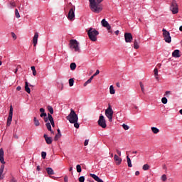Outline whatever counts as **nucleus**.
I'll list each match as a JSON object with an SVG mask.
<instances>
[{"mask_svg": "<svg viewBox=\"0 0 182 182\" xmlns=\"http://www.w3.org/2000/svg\"><path fill=\"white\" fill-rule=\"evenodd\" d=\"M90 2V8L92 12H95V14H99L103 11V7H102V2L103 0H89Z\"/></svg>", "mask_w": 182, "mask_h": 182, "instance_id": "1", "label": "nucleus"}, {"mask_svg": "<svg viewBox=\"0 0 182 182\" xmlns=\"http://www.w3.org/2000/svg\"><path fill=\"white\" fill-rule=\"evenodd\" d=\"M87 35L89 39L92 41V42H96L97 41V36L99 35V31L96 30V28H90L87 31Z\"/></svg>", "mask_w": 182, "mask_h": 182, "instance_id": "2", "label": "nucleus"}, {"mask_svg": "<svg viewBox=\"0 0 182 182\" xmlns=\"http://www.w3.org/2000/svg\"><path fill=\"white\" fill-rule=\"evenodd\" d=\"M66 119L70 122V123H76V122L79 120V118L73 109H70V112L68 116H67Z\"/></svg>", "mask_w": 182, "mask_h": 182, "instance_id": "3", "label": "nucleus"}, {"mask_svg": "<svg viewBox=\"0 0 182 182\" xmlns=\"http://www.w3.org/2000/svg\"><path fill=\"white\" fill-rule=\"evenodd\" d=\"M70 48L72 50H75V52H80V47H79V42L76 40H70Z\"/></svg>", "mask_w": 182, "mask_h": 182, "instance_id": "4", "label": "nucleus"}, {"mask_svg": "<svg viewBox=\"0 0 182 182\" xmlns=\"http://www.w3.org/2000/svg\"><path fill=\"white\" fill-rule=\"evenodd\" d=\"M113 109L110 105H108L107 109L105 110V116L109 119V122L113 121Z\"/></svg>", "mask_w": 182, "mask_h": 182, "instance_id": "5", "label": "nucleus"}, {"mask_svg": "<svg viewBox=\"0 0 182 182\" xmlns=\"http://www.w3.org/2000/svg\"><path fill=\"white\" fill-rule=\"evenodd\" d=\"M163 37L166 43H171V36H170V32L167 31L165 28H163Z\"/></svg>", "mask_w": 182, "mask_h": 182, "instance_id": "6", "label": "nucleus"}, {"mask_svg": "<svg viewBox=\"0 0 182 182\" xmlns=\"http://www.w3.org/2000/svg\"><path fill=\"white\" fill-rule=\"evenodd\" d=\"M170 11H171L173 15H176V14H178V5L177 4V1H176L175 0H173L171 4Z\"/></svg>", "mask_w": 182, "mask_h": 182, "instance_id": "7", "label": "nucleus"}, {"mask_svg": "<svg viewBox=\"0 0 182 182\" xmlns=\"http://www.w3.org/2000/svg\"><path fill=\"white\" fill-rule=\"evenodd\" d=\"M98 125L100 126L102 129H106L107 127V124H106V119H105V116L103 114H100V118L98 119Z\"/></svg>", "mask_w": 182, "mask_h": 182, "instance_id": "8", "label": "nucleus"}, {"mask_svg": "<svg viewBox=\"0 0 182 182\" xmlns=\"http://www.w3.org/2000/svg\"><path fill=\"white\" fill-rule=\"evenodd\" d=\"M101 25L104 28H106V29H107L109 33H113V31H112V26H110V24H109V22H107L106 19L104 18L102 20Z\"/></svg>", "mask_w": 182, "mask_h": 182, "instance_id": "9", "label": "nucleus"}, {"mask_svg": "<svg viewBox=\"0 0 182 182\" xmlns=\"http://www.w3.org/2000/svg\"><path fill=\"white\" fill-rule=\"evenodd\" d=\"M75 7L70 9L67 18L69 21H75Z\"/></svg>", "mask_w": 182, "mask_h": 182, "instance_id": "10", "label": "nucleus"}, {"mask_svg": "<svg viewBox=\"0 0 182 182\" xmlns=\"http://www.w3.org/2000/svg\"><path fill=\"white\" fill-rule=\"evenodd\" d=\"M12 116H14V108L12 107V105L10 106V110L9 117L7 119V126H11V123H12Z\"/></svg>", "mask_w": 182, "mask_h": 182, "instance_id": "11", "label": "nucleus"}, {"mask_svg": "<svg viewBox=\"0 0 182 182\" xmlns=\"http://www.w3.org/2000/svg\"><path fill=\"white\" fill-rule=\"evenodd\" d=\"M124 38L127 43H131L132 41H133V36L130 33H125Z\"/></svg>", "mask_w": 182, "mask_h": 182, "instance_id": "12", "label": "nucleus"}, {"mask_svg": "<svg viewBox=\"0 0 182 182\" xmlns=\"http://www.w3.org/2000/svg\"><path fill=\"white\" fill-rule=\"evenodd\" d=\"M38 38H39V33L36 32L33 38V46H36V45H38Z\"/></svg>", "mask_w": 182, "mask_h": 182, "instance_id": "13", "label": "nucleus"}, {"mask_svg": "<svg viewBox=\"0 0 182 182\" xmlns=\"http://www.w3.org/2000/svg\"><path fill=\"white\" fill-rule=\"evenodd\" d=\"M90 177L94 178V180H95V181H97V182H105V181H103V180L100 179V178H99V176H97L95 173H90Z\"/></svg>", "mask_w": 182, "mask_h": 182, "instance_id": "14", "label": "nucleus"}, {"mask_svg": "<svg viewBox=\"0 0 182 182\" xmlns=\"http://www.w3.org/2000/svg\"><path fill=\"white\" fill-rule=\"evenodd\" d=\"M114 160L116 161V164H117V166L122 164V158L119 157L117 154L114 156Z\"/></svg>", "mask_w": 182, "mask_h": 182, "instance_id": "15", "label": "nucleus"}, {"mask_svg": "<svg viewBox=\"0 0 182 182\" xmlns=\"http://www.w3.org/2000/svg\"><path fill=\"white\" fill-rule=\"evenodd\" d=\"M47 144H52V137L48 136L46 134H44L43 136Z\"/></svg>", "mask_w": 182, "mask_h": 182, "instance_id": "16", "label": "nucleus"}, {"mask_svg": "<svg viewBox=\"0 0 182 182\" xmlns=\"http://www.w3.org/2000/svg\"><path fill=\"white\" fill-rule=\"evenodd\" d=\"M172 56L173 58H180V50H175L173 53H172Z\"/></svg>", "mask_w": 182, "mask_h": 182, "instance_id": "17", "label": "nucleus"}, {"mask_svg": "<svg viewBox=\"0 0 182 182\" xmlns=\"http://www.w3.org/2000/svg\"><path fill=\"white\" fill-rule=\"evenodd\" d=\"M151 129L152 133H154V134H157L158 133L160 132V129H159L156 127H151Z\"/></svg>", "mask_w": 182, "mask_h": 182, "instance_id": "18", "label": "nucleus"}, {"mask_svg": "<svg viewBox=\"0 0 182 182\" xmlns=\"http://www.w3.org/2000/svg\"><path fill=\"white\" fill-rule=\"evenodd\" d=\"M46 171L48 174H49V176H53V174H55V171L52 168H46Z\"/></svg>", "mask_w": 182, "mask_h": 182, "instance_id": "19", "label": "nucleus"}, {"mask_svg": "<svg viewBox=\"0 0 182 182\" xmlns=\"http://www.w3.org/2000/svg\"><path fill=\"white\" fill-rule=\"evenodd\" d=\"M25 90L27 93H31V88H29V84L28 82H25Z\"/></svg>", "mask_w": 182, "mask_h": 182, "instance_id": "20", "label": "nucleus"}, {"mask_svg": "<svg viewBox=\"0 0 182 182\" xmlns=\"http://www.w3.org/2000/svg\"><path fill=\"white\" fill-rule=\"evenodd\" d=\"M109 93L110 95H114V93H116V90H114V87H113V85H110L109 87Z\"/></svg>", "mask_w": 182, "mask_h": 182, "instance_id": "21", "label": "nucleus"}, {"mask_svg": "<svg viewBox=\"0 0 182 182\" xmlns=\"http://www.w3.org/2000/svg\"><path fill=\"white\" fill-rule=\"evenodd\" d=\"M134 49H139V48H140V46H139V41L136 39L134 41Z\"/></svg>", "mask_w": 182, "mask_h": 182, "instance_id": "22", "label": "nucleus"}, {"mask_svg": "<svg viewBox=\"0 0 182 182\" xmlns=\"http://www.w3.org/2000/svg\"><path fill=\"white\" fill-rule=\"evenodd\" d=\"M127 160L128 167H133V165L132 164V159H130V157H129V156H127Z\"/></svg>", "mask_w": 182, "mask_h": 182, "instance_id": "23", "label": "nucleus"}, {"mask_svg": "<svg viewBox=\"0 0 182 182\" xmlns=\"http://www.w3.org/2000/svg\"><path fill=\"white\" fill-rule=\"evenodd\" d=\"M46 126L49 132L51 133H53V131H52V126L50 125V123L48 122L46 124Z\"/></svg>", "mask_w": 182, "mask_h": 182, "instance_id": "24", "label": "nucleus"}, {"mask_svg": "<svg viewBox=\"0 0 182 182\" xmlns=\"http://www.w3.org/2000/svg\"><path fill=\"white\" fill-rule=\"evenodd\" d=\"M48 120H49L50 124H51L52 123H54L55 121L53 120V117H52V114H50L48 113Z\"/></svg>", "mask_w": 182, "mask_h": 182, "instance_id": "25", "label": "nucleus"}, {"mask_svg": "<svg viewBox=\"0 0 182 182\" xmlns=\"http://www.w3.org/2000/svg\"><path fill=\"white\" fill-rule=\"evenodd\" d=\"M48 120H49L50 124H51L52 123H54L55 121L53 120V117H52V114H50L48 113Z\"/></svg>", "mask_w": 182, "mask_h": 182, "instance_id": "26", "label": "nucleus"}, {"mask_svg": "<svg viewBox=\"0 0 182 182\" xmlns=\"http://www.w3.org/2000/svg\"><path fill=\"white\" fill-rule=\"evenodd\" d=\"M33 120H34L35 126L38 127V126L41 125V123H39V120H38V119H36V117H34Z\"/></svg>", "mask_w": 182, "mask_h": 182, "instance_id": "27", "label": "nucleus"}, {"mask_svg": "<svg viewBox=\"0 0 182 182\" xmlns=\"http://www.w3.org/2000/svg\"><path fill=\"white\" fill-rule=\"evenodd\" d=\"M47 109H48V112L50 113V114H53V107H52V106L48 105L47 107Z\"/></svg>", "mask_w": 182, "mask_h": 182, "instance_id": "28", "label": "nucleus"}, {"mask_svg": "<svg viewBox=\"0 0 182 182\" xmlns=\"http://www.w3.org/2000/svg\"><path fill=\"white\" fill-rule=\"evenodd\" d=\"M60 137H62V134H57L54 137L55 141H58V140H59Z\"/></svg>", "mask_w": 182, "mask_h": 182, "instance_id": "29", "label": "nucleus"}, {"mask_svg": "<svg viewBox=\"0 0 182 182\" xmlns=\"http://www.w3.org/2000/svg\"><path fill=\"white\" fill-rule=\"evenodd\" d=\"M154 75H155V77H156V79H159V70L157 69V68H155L154 70Z\"/></svg>", "mask_w": 182, "mask_h": 182, "instance_id": "30", "label": "nucleus"}, {"mask_svg": "<svg viewBox=\"0 0 182 182\" xmlns=\"http://www.w3.org/2000/svg\"><path fill=\"white\" fill-rule=\"evenodd\" d=\"M70 68L71 70H75V69H76V63H72L70 65Z\"/></svg>", "mask_w": 182, "mask_h": 182, "instance_id": "31", "label": "nucleus"}, {"mask_svg": "<svg viewBox=\"0 0 182 182\" xmlns=\"http://www.w3.org/2000/svg\"><path fill=\"white\" fill-rule=\"evenodd\" d=\"M75 83V80H73V78H70L69 80V86H70L72 87V86H73Z\"/></svg>", "mask_w": 182, "mask_h": 182, "instance_id": "32", "label": "nucleus"}, {"mask_svg": "<svg viewBox=\"0 0 182 182\" xmlns=\"http://www.w3.org/2000/svg\"><path fill=\"white\" fill-rule=\"evenodd\" d=\"M76 168L77 173H82V166L80 164L76 166Z\"/></svg>", "mask_w": 182, "mask_h": 182, "instance_id": "33", "label": "nucleus"}, {"mask_svg": "<svg viewBox=\"0 0 182 182\" xmlns=\"http://www.w3.org/2000/svg\"><path fill=\"white\" fill-rule=\"evenodd\" d=\"M15 15H16V18H21V15L19 14V11H18V9H15Z\"/></svg>", "mask_w": 182, "mask_h": 182, "instance_id": "34", "label": "nucleus"}, {"mask_svg": "<svg viewBox=\"0 0 182 182\" xmlns=\"http://www.w3.org/2000/svg\"><path fill=\"white\" fill-rule=\"evenodd\" d=\"M143 170L144 171H147L149 170V168H150V166H149V164H144L142 167Z\"/></svg>", "mask_w": 182, "mask_h": 182, "instance_id": "35", "label": "nucleus"}, {"mask_svg": "<svg viewBox=\"0 0 182 182\" xmlns=\"http://www.w3.org/2000/svg\"><path fill=\"white\" fill-rule=\"evenodd\" d=\"M161 102L164 105H167V102H168L167 98L166 97H162Z\"/></svg>", "mask_w": 182, "mask_h": 182, "instance_id": "36", "label": "nucleus"}, {"mask_svg": "<svg viewBox=\"0 0 182 182\" xmlns=\"http://www.w3.org/2000/svg\"><path fill=\"white\" fill-rule=\"evenodd\" d=\"M141 90L143 93H144V85H143V82H139Z\"/></svg>", "mask_w": 182, "mask_h": 182, "instance_id": "37", "label": "nucleus"}, {"mask_svg": "<svg viewBox=\"0 0 182 182\" xmlns=\"http://www.w3.org/2000/svg\"><path fill=\"white\" fill-rule=\"evenodd\" d=\"M122 127L124 130H129V129H130V127H129V125H126V124H123Z\"/></svg>", "mask_w": 182, "mask_h": 182, "instance_id": "38", "label": "nucleus"}, {"mask_svg": "<svg viewBox=\"0 0 182 182\" xmlns=\"http://www.w3.org/2000/svg\"><path fill=\"white\" fill-rule=\"evenodd\" d=\"M71 123L74 124V127H75V129H79L80 124H79V123H77V122H71Z\"/></svg>", "mask_w": 182, "mask_h": 182, "instance_id": "39", "label": "nucleus"}, {"mask_svg": "<svg viewBox=\"0 0 182 182\" xmlns=\"http://www.w3.org/2000/svg\"><path fill=\"white\" fill-rule=\"evenodd\" d=\"M92 80H93V76H91L87 81V84L92 83Z\"/></svg>", "mask_w": 182, "mask_h": 182, "instance_id": "40", "label": "nucleus"}, {"mask_svg": "<svg viewBox=\"0 0 182 182\" xmlns=\"http://www.w3.org/2000/svg\"><path fill=\"white\" fill-rule=\"evenodd\" d=\"M161 180L162 181H166L167 180V176H166V174L162 175Z\"/></svg>", "mask_w": 182, "mask_h": 182, "instance_id": "41", "label": "nucleus"}, {"mask_svg": "<svg viewBox=\"0 0 182 182\" xmlns=\"http://www.w3.org/2000/svg\"><path fill=\"white\" fill-rule=\"evenodd\" d=\"M41 156H42V159H46V152L42 151Z\"/></svg>", "mask_w": 182, "mask_h": 182, "instance_id": "42", "label": "nucleus"}, {"mask_svg": "<svg viewBox=\"0 0 182 182\" xmlns=\"http://www.w3.org/2000/svg\"><path fill=\"white\" fill-rule=\"evenodd\" d=\"M78 181L80 182H85V176H80L79 178H78Z\"/></svg>", "mask_w": 182, "mask_h": 182, "instance_id": "43", "label": "nucleus"}, {"mask_svg": "<svg viewBox=\"0 0 182 182\" xmlns=\"http://www.w3.org/2000/svg\"><path fill=\"white\" fill-rule=\"evenodd\" d=\"M46 116H48V114L46 112H41L40 114L41 117H46Z\"/></svg>", "mask_w": 182, "mask_h": 182, "instance_id": "44", "label": "nucleus"}, {"mask_svg": "<svg viewBox=\"0 0 182 182\" xmlns=\"http://www.w3.org/2000/svg\"><path fill=\"white\" fill-rule=\"evenodd\" d=\"M100 73V71L99 70H97L96 72H95V73L92 75L93 77H94L95 76H97V75H99Z\"/></svg>", "mask_w": 182, "mask_h": 182, "instance_id": "45", "label": "nucleus"}, {"mask_svg": "<svg viewBox=\"0 0 182 182\" xmlns=\"http://www.w3.org/2000/svg\"><path fill=\"white\" fill-rule=\"evenodd\" d=\"M116 151L117 153V154L119 156V157L122 156V151H120V150L119 149H116Z\"/></svg>", "mask_w": 182, "mask_h": 182, "instance_id": "46", "label": "nucleus"}, {"mask_svg": "<svg viewBox=\"0 0 182 182\" xmlns=\"http://www.w3.org/2000/svg\"><path fill=\"white\" fill-rule=\"evenodd\" d=\"M87 144H89V139H86L84 142L85 146H87Z\"/></svg>", "mask_w": 182, "mask_h": 182, "instance_id": "47", "label": "nucleus"}, {"mask_svg": "<svg viewBox=\"0 0 182 182\" xmlns=\"http://www.w3.org/2000/svg\"><path fill=\"white\" fill-rule=\"evenodd\" d=\"M11 36L14 39H16V34H15V33H11Z\"/></svg>", "mask_w": 182, "mask_h": 182, "instance_id": "48", "label": "nucleus"}, {"mask_svg": "<svg viewBox=\"0 0 182 182\" xmlns=\"http://www.w3.org/2000/svg\"><path fill=\"white\" fill-rule=\"evenodd\" d=\"M16 90L19 91V90H22V87L21 86H18L16 87Z\"/></svg>", "mask_w": 182, "mask_h": 182, "instance_id": "49", "label": "nucleus"}, {"mask_svg": "<svg viewBox=\"0 0 182 182\" xmlns=\"http://www.w3.org/2000/svg\"><path fill=\"white\" fill-rule=\"evenodd\" d=\"M48 120H49V116H48V117H45V118H44V122H45L46 123H47Z\"/></svg>", "mask_w": 182, "mask_h": 182, "instance_id": "50", "label": "nucleus"}, {"mask_svg": "<svg viewBox=\"0 0 182 182\" xmlns=\"http://www.w3.org/2000/svg\"><path fill=\"white\" fill-rule=\"evenodd\" d=\"M135 176H140V171H136L135 172Z\"/></svg>", "mask_w": 182, "mask_h": 182, "instance_id": "51", "label": "nucleus"}, {"mask_svg": "<svg viewBox=\"0 0 182 182\" xmlns=\"http://www.w3.org/2000/svg\"><path fill=\"white\" fill-rule=\"evenodd\" d=\"M41 113H45V109L43 108L40 109Z\"/></svg>", "mask_w": 182, "mask_h": 182, "instance_id": "52", "label": "nucleus"}, {"mask_svg": "<svg viewBox=\"0 0 182 182\" xmlns=\"http://www.w3.org/2000/svg\"><path fill=\"white\" fill-rule=\"evenodd\" d=\"M68 176H65V177H64V181L65 182H68Z\"/></svg>", "mask_w": 182, "mask_h": 182, "instance_id": "53", "label": "nucleus"}, {"mask_svg": "<svg viewBox=\"0 0 182 182\" xmlns=\"http://www.w3.org/2000/svg\"><path fill=\"white\" fill-rule=\"evenodd\" d=\"M33 76H36V70H35L34 71H33Z\"/></svg>", "mask_w": 182, "mask_h": 182, "instance_id": "54", "label": "nucleus"}, {"mask_svg": "<svg viewBox=\"0 0 182 182\" xmlns=\"http://www.w3.org/2000/svg\"><path fill=\"white\" fill-rule=\"evenodd\" d=\"M31 70H32V72H33L34 70H36L35 69V66H31Z\"/></svg>", "mask_w": 182, "mask_h": 182, "instance_id": "55", "label": "nucleus"}, {"mask_svg": "<svg viewBox=\"0 0 182 182\" xmlns=\"http://www.w3.org/2000/svg\"><path fill=\"white\" fill-rule=\"evenodd\" d=\"M57 132H58V134H62L60 133V129H58L57 130Z\"/></svg>", "mask_w": 182, "mask_h": 182, "instance_id": "56", "label": "nucleus"}, {"mask_svg": "<svg viewBox=\"0 0 182 182\" xmlns=\"http://www.w3.org/2000/svg\"><path fill=\"white\" fill-rule=\"evenodd\" d=\"M119 30H117V31H115V34H116V35H119Z\"/></svg>", "mask_w": 182, "mask_h": 182, "instance_id": "57", "label": "nucleus"}, {"mask_svg": "<svg viewBox=\"0 0 182 182\" xmlns=\"http://www.w3.org/2000/svg\"><path fill=\"white\" fill-rule=\"evenodd\" d=\"M157 67H158V68H161V63L157 64Z\"/></svg>", "mask_w": 182, "mask_h": 182, "instance_id": "58", "label": "nucleus"}, {"mask_svg": "<svg viewBox=\"0 0 182 182\" xmlns=\"http://www.w3.org/2000/svg\"><path fill=\"white\" fill-rule=\"evenodd\" d=\"M165 95H170V91H166V92H165Z\"/></svg>", "mask_w": 182, "mask_h": 182, "instance_id": "59", "label": "nucleus"}, {"mask_svg": "<svg viewBox=\"0 0 182 182\" xmlns=\"http://www.w3.org/2000/svg\"><path fill=\"white\" fill-rule=\"evenodd\" d=\"M37 171H41V168L39 167V166H37Z\"/></svg>", "mask_w": 182, "mask_h": 182, "instance_id": "60", "label": "nucleus"}, {"mask_svg": "<svg viewBox=\"0 0 182 182\" xmlns=\"http://www.w3.org/2000/svg\"><path fill=\"white\" fill-rule=\"evenodd\" d=\"M117 87H120V83L117 82Z\"/></svg>", "mask_w": 182, "mask_h": 182, "instance_id": "61", "label": "nucleus"}, {"mask_svg": "<svg viewBox=\"0 0 182 182\" xmlns=\"http://www.w3.org/2000/svg\"><path fill=\"white\" fill-rule=\"evenodd\" d=\"M179 31H180L181 32H182V26H181L179 27Z\"/></svg>", "mask_w": 182, "mask_h": 182, "instance_id": "62", "label": "nucleus"}, {"mask_svg": "<svg viewBox=\"0 0 182 182\" xmlns=\"http://www.w3.org/2000/svg\"><path fill=\"white\" fill-rule=\"evenodd\" d=\"M51 126H52L53 127H55V122L51 123Z\"/></svg>", "mask_w": 182, "mask_h": 182, "instance_id": "63", "label": "nucleus"}, {"mask_svg": "<svg viewBox=\"0 0 182 182\" xmlns=\"http://www.w3.org/2000/svg\"><path fill=\"white\" fill-rule=\"evenodd\" d=\"M179 113H180L181 114H182V109H181V110H179Z\"/></svg>", "mask_w": 182, "mask_h": 182, "instance_id": "64", "label": "nucleus"}]
</instances>
